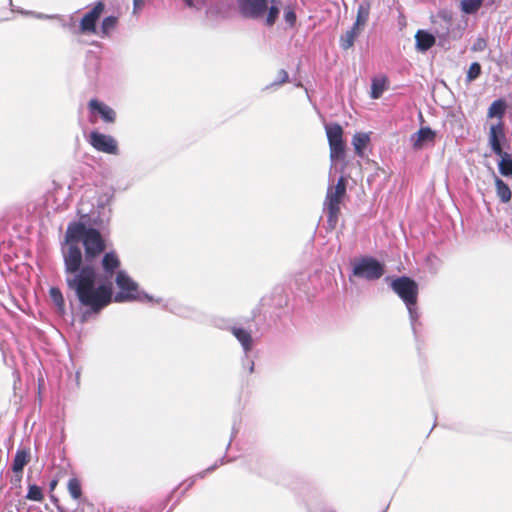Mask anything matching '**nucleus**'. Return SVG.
I'll use <instances>...</instances> for the list:
<instances>
[{"label": "nucleus", "mask_w": 512, "mask_h": 512, "mask_svg": "<svg viewBox=\"0 0 512 512\" xmlns=\"http://www.w3.org/2000/svg\"><path fill=\"white\" fill-rule=\"evenodd\" d=\"M89 228L83 223H72L68 226L65 241L67 248L62 251L66 283L74 292L81 308L86 313H100L111 304V284L96 286L97 273L93 265H82L83 255L78 241H84Z\"/></svg>", "instance_id": "1"}, {"label": "nucleus", "mask_w": 512, "mask_h": 512, "mask_svg": "<svg viewBox=\"0 0 512 512\" xmlns=\"http://www.w3.org/2000/svg\"><path fill=\"white\" fill-rule=\"evenodd\" d=\"M347 196V180L341 176L335 185L327 188L324 207L327 214V222L335 228L341 211V203Z\"/></svg>", "instance_id": "2"}, {"label": "nucleus", "mask_w": 512, "mask_h": 512, "mask_svg": "<svg viewBox=\"0 0 512 512\" xmlns=\"http://www.w3.org/2000/svg\"><path fill=\"white\" fill-rule=\"evenodd\" d=\"M391 289L405 303L410 313L417 304L419 287L416 281L407 276L397 277L390 284Z\"/></svg>", "instance_id": "3"}, {"label": "nucleus", "mask_w": 512, "mask_h": 512, "mask_svg": "<svg viewBox=\"0 0 512 512\" xmlns=\"http://www.w3.org/2000/svg\"><path fill=\"white\" fill-rule=\"evenodd\" d=\"M115 280L119 292L115 296L112 295L111 303L130 302L139 298L138 284L125 271H118Z\"/></svg>", "instance_id": "4"}, {"label": "nucleus", "mask_w": 512, "mask_h": 512, "mask_svg": "<svg viewBox=\"0 0 512 512\" xmlns=\"http://www.w3.org/2000/svg\"><path fill=\"white\" fill-rule=\"evenodd\" d=\"M325 131L330 148V158L332 161L344 158L346 144L343 140V128L338 123L325 125Z\"/></svg>", "instance_id": "5"}, {"label": "nucleus", "mask_w": 512, "mask_h": 512, "mask_svg": "<svg viewBox=\"0 0 512 512\" xmlns=\"http://www.w3.org/2000/svg\"><path fill=\"white\" fill-rule=\"evenodd\" d=\"M85 264H91L92 260L99 256L106 249L105 240L101 233L95 228H89L84 238Z\"/></svg>", "instance_id": "6"}, {"label": "nucleus", "mask_w": 512, "mask_h": 512, "mask_svg": "<svg viewBox=\"0 0 512 512\" xmlns=\"http://www.w3.org/2000/svg\"><path fill=\"white\" fill-rule=\"evenodd\" d=\"M353 274L367 280H376L384 274V266L373 258H363L354 265Z\"/></svg>", "instance_id": "7"}, {"label": "nucleus", "mask_w": 512, "mask_h": 512, "mask_svg": "<svg viewBox=\"0 0 512 512\" xmlns=\"http://www.w3.org/2000/svg\"><path fill=\"white\" fill-rule=\"evenodd\" d=\"M105 10V3L97 1L92 9L84 14L79 22L78 33L94 35L97 34V22Z\"/></svg>", "instance_id": "8"}, {"label": "nucleus", "mask_w": 512, "mask_h": 512, "mask_svg": "<svg viewBox=\"0 0 512 512\" xmlns=\"http://www.w3.org/2000/svg\"><path fill=\"white\" fill-rule=\"evenodd\" d=\"M90 145L97 151L116 155L119 152L117 141L110 135L92 131L89 135Z\"/></svg>", "instance_id": "9"}, {"label": "nucleus", "mask_w": 512, "mask_h": 512, "mask_svg": "<svg viewBox=\"0 0 512 512\" xmlns=\"http://www.w3.org/2000/svg\"><path fill=\"white\" fill-rule=\"evenodd\" d=\"M31 461V450L30 448H20L16 451L13 458L11 470L13 472V478L11 483L19 485L22 481L24 467Z\"/></svg>", "instance_id": "10"}, {"label": "nucleus", "mask_w": 512, "mask_h": 512, "mask_svg": "<svg viewBox=\"0 0 512 512\" xmlns=\"http://www.w3.org/2000/svg\"><path fill=\"white\" fill-rule=\"evenodd\" d=\"M506 142L505 124L503 121H498L496 124L490 126L488 132V143L491 150L496 155H502L503 144Z\"/></svg>", "instance_id": "11"}, {"label": "nucleus", "mask_w": 512, "mask_h": 512, "mask_svg": "<svg viewBox=\"0 0 512 512\" xmlns=\"http://www.w3.org/2000/svg\"><path fill=\"white\" fill-rule=\"evenodd\" d=\"M238 6L243 16L258 19L264 16L268 0H238Z\"/></svg>", "instance_id": "12"}, {"label": "nucleus", "mask_w": 512, "mask_h": 512, "mask_svg": "<svg viewBox=\"0 0 512 512\" xmlns=\"http://www.w3.org/2000/svg\"><path fill=\"white\" fill-rule=\"evenodd\" d=\"M121 262L118 255L115 252H107L104 254L101 267L103 270V283L100 285L111 284V279L117 274L120 268Z\"/></svg>", "instance_id": "13"}, {"label": "nucleus", "mask_w": 512, "mask_h": 512, "mask_svg": "<svg viewBox=\"0 0 512 512\" xmlns=\"http://www.w3.org/2000/svg\"><path fill=\"white\" fill-rule=\"evenodd\" d=\"M88 108L91 112L90 122L96 123L97 119L94 117L98 113L105 123H114L116 120V112L107 104L91 99L88 103Z\"/></svg>", "instance_id": "14"}, {"label": "nucleus", "mask_w": 512, "mask_h": 512, "mask_svg": "<svg viewBox=\"0 0 512 512\" xmlns=\"http://www.w3.org/2000/svg\"><path fill=\"white\" fill-rule=\"evenodd\" d=\"M436 134L429 127L420 128L414 135L411 137L413 148L416 150L422 149L427 143H433L435 140Z\"/></svg>", "instance_id": "15"}, {"label": "nucleus", "mask_w": 512, "mask_h": 512, "mask_svg": "<svg viewBox=\"0 0 512 512\" xmlns=\"http://www.w3.org/2000/svg\"><path fill=\"white\" fill-rule=\"evenodd\" d=\"M416 47L419 51H427L435 44V37L424 30H418L415 34Z\"/></svg>", "instance_id": "16"}, {"label": "nucleus", "mask_w": 512, "mask_h": 512, "mask_svg": "<svg viewBox=\"0 0 512 512\" xmlns=\"http://www.w3.org/2000/svg\"><path fill=\"white\" fill-rule=\"evenodd\" d=\"M388 88V78L385 75L374 77L371 82L370 97L379 99L383 92Z\"/></svg>", "instance_id": "17"}, {"label": "nucleus", "mask_w": 512, "mask_h": 512, "mask_svg": "<svg viewBox=\"0 0 512 512\" xmlns=\"http://www.w3.org/2000/svg\"><path fill=\"white\" fill-rule=\"evenodd\" d=\"M231 333L235 336V338L241 343L243 349L248 352L252 349V336L251 333L240 327H232Z\"/></svg>", "instance_id": "18"}, {"label": "nucleus", "mask_w": 512, "mask_h": 512, "mask_svg": "<svg viewBox=\"0 0 512 512\" xmlns=\"http://www.w3.org/2000/svg\"><path fill=\"white\" fill-rule=\"evenodd\" d=\"M369 14L370 5L368 3L360 4L357 10L356 21L353 27L361 31L368 21Z\"/></svg>", "instance_id": "19"}, {"label": "nucleus", "mask_w": 512, "mask_h": 512, "mask_svg": "<svg viewBox=\"0 0 512 512\" xmlns=\"http://www.w3.org/2000/svg\"><path fill=\"white\" fill-rule=\"evenodd\" d=\"M506 111V102L503 99H498L492 102L490 105L487 117L488 118H498L499 121H502V118Z\"/></svg>", "instance_id": "20"}, {"label": "nucleus", "mask_w": 512, "mask_h": 512, "mask_svg": "<svg viewBox=\"0 0 512 512\" xmlns=\"http://www.w3.org/2000/svg\"><path fill=\"white\" fill-rule=\"evenodd\" d=\"M496 194L503 203H508L512 198L509 186L500 178L495 177Z\"/></svg>", "instance_id": "21"}, {"label": "nucleus", "mask_w": 512, "mask_h": 512, "mask_svg": "<svg viewBox=\"0 0 512 512\" xmlns=\"http://www.w3.org/2000/svg\"><path fill=\"white\" fill-rule=\"evenodd\" d=\"M360 33L361 31L359 29L352 26L350 30L346 31V33L340 37V46L344 50L350 49L354 45V42Z\"/></svg>", "instance_id": "22"}, {"label": "nucleus", "mask_w": 512, "mask_h": 512, "mask_svg": "<svg viewBox=\"0 0 512 512\" xmlns=\"http://www.w3.org/2000/svg\"><path fill=\"white\" fill-rule=\"evenodd\" d=\"M369 141H370V138H369L368 134H366V133H356L353 136L352 144L354 146L355 153L358 156H363L364 149L367 146V144L369 143Z\"/></svg>", "instance_id": "23"}, {"label": "nucleus", "mask_w": 512, "mask_h": 512, "mask_svg": "<svg viewBox=\"0 0 512 512\" xmlns=\"http://www.w3.org/2000/svg\"><path fill=\"white\" fill-rule=\"evenodd\" d=\"M67 489H68L70 496L74 500L81 499L83 492H82L81 482L78 478H76V477L70 478L67 483Z\"/></svg>", "instance_id": "24"}, {"label": "nucleus", "mask_w": 512, "mask_h": 512, "mask_svg": "<svg viewBox=\"0 0 512 512\" xmlns=\"http://www.w3.org/2000/svg\"><path fill=\"white\" fill-rule=\"evenodd\" d=\"M118 25V16L110 15L105 17L101 23V35L109 36Z\"/></svg>", "instance_id": "25"}, {"label": "nucleus", "mask_w": 512, "mask_h": 512, "mask_svg": "<svg viewBox=\"0 0 512 512\" xmlns=\"http://www.w3.org/2000/svg\"><path fill=\"white\" fill-rule=\"evenodd\" d=\"M501 157V161L499 162V170L500 173L504 176H512V159L510 154L507 152H503Z\"/></svg>", "instance_id": "26"}, {"label": "nucleus", "mask_w": 512, "mask_h": 512, "mask_svg": "<svg viewBox=\"0 0 512 512\" xmlns=\"http://www.w3.org/2000/svg\"><path fill=\"white\" fill-rule=\"evenodd\" d=\"M49 295L59 311L63 314L65 312V300L61 290L57 287H51L49 290Z\"/></svg>", "instance_id": "27"}, {"label": "nucleus", "mask_w": 512, "mask_h": 512, "mask_svg": "<svg viewBox=\"0 0 512 512\" xmlns=\"http://www.w3.org/2000/svg\"><path fill=\"white\" fill-rule=\"evenodd\" d=\"M484 0H462L460 7L466 14L476 13L482 6Z\"/></svg>", "instance_id": "28"}, {"label": "nucleus", "mask_w": 512, "mask_h": 512, "mask_svg": "<svg viewBox=\"0 0 512 512\" xmlns=\"http://www.w3.org/2000/svg\"><path fill=\"white\" fill-rule=\"evenodd\" d=\"M271 6L268 9V14L265 19V23L267 26H273L276 22L278 15H279V1L277 0H270Z\"/></svg>", "instance_id": "29"}, {"label": "nucleus", "mask_w": 512, "mask_h": 512, "mask_svg": "<svg viewBox=\"0 0 512 512\" xmlns=\"http://www.w3.org/2000/svg\"><path fill=\"white\" fill-rule=\"evenodd\" d=\"M26 498L30 501L42 502L44 500V494L39 486L31 484L28 487Z\"/></svg>", "instance_id": "30"}, {"label": "nucleus", "mask_w": 512, "mask_h": 512, "mask_svg": "<svg viewBox=\"0 0 512 512\" xmlns=\"http://www.w3.org/2000/svg\"><path fill=\"white\" fill-rule=\"evenodd\" d=\"M481 74V65L478 62H473L467 71V81L471 82L477 79Z\"/></svg>", "instance_id": "31"}, {"label": "nucleus", "mask_w": 512, "mask_h": 512, "mask_svg": "<svg viewBox=\"0 0 512 512\" xmlns=\"http://www.w3.org/2000/svg\"><path fill=\"white\" fill-rule=\"evenodd\" d=\"M285 21L292 27L296 23V14L293 9L287 8L284 12Z\"/></svg>", "instance_id": "32"}, {"label": "nucleus", "mask_w": 512, "mask_h": 512, "mask_svg": "<svg viewBox=\"0 0 512 512\" xmlns=\"http://www.w3.org/2000/svg\"><path fill=\"white\" fill-rule=\"evenodd\" d=\"M184 3L189 8L200 10L206 5V0H184Z\"/></svg>", "instance_id": "33"}, {"label": "nucleus", "mask_w": 512, "mask_h": 512, "mask_svg": "<svg viewBox=\"0 0 512 512\" xmlns=\"http://www.w3.org/2000/svg\"><path fill=\"white\" fill-rule=\"evenodd\" d=\"M437 17L440 18L441 20H443L447 26L452 24L453 15H452V12H450V11H447V10L440 11L438 13Z\"/></svg>", "instance_id": "34"}, {"label": "nucleus", "mask_w": 512, "mask_h": 512, "mask_svg": "<svg viewBox=\"0 0 512 512\" xmlns=\"http://www.w3.org/2000/svg\"><path fill=\"white\" fill-rule=\"evenodd\" d=\"M288 81H289L288 72L284 69L279 70L275 84L281 85V84L287 83Z\"/></svg>", "instance_id": "35"}, {"label": "nucleus", "mask_w": 512, "mask_h": 512, "mask_svg": "<svg viewBox=\"0 0 512 512\" xmlns=\"http://www.w3.org/2000/svg\"><path fill=\"white\" fill-rule=\"evenodd\" d=\"M78 512H97L95 506L88 502L87 500H83L80 503V508Z\"/></svg>", "instance_id": "36"}, {"label": "nucleus", "mask_w": 512, "mask_h": 512, "mask_svg": "<svg viewBox=\"0 0 512 512\" xmlns=\"http://www.w3.org/2000/svg\"><path fill=\"white\" fill-rule=\"evenodd\" d=\"M487 47V42L483 38H478L472 46V51L478 52L483 51Z\"/></svg>", "instance_id": "37"}, {"label": "nucleus", "mask_w": 512, "mask_h": 512, "mask_svg": "<svg viewBox=\"0 0 512 512\" xmlns=\"http://www.w3.org/2000/svg\"><path fill=\"white\" fill-rule=\"evenodd\" d=\"M145 0H133L134 10L141 9L144 5Z\"/></svg>", "instance_id": "38"}, {"label": "nucleus", "mask_w": 512, "mask_h": 512, "mask_svg": "<svg viewBox=\"0 0 512 512\" xmlns=\"http://www.w3.org/2000/svg\"><path fill=\"white\" fill-rule=\"evenodd\" d=\"M57 484H58L57 479L52 480L49 484L50 491H53L56 488Z\"/></svg>", "instance_id": "39"}, {"label": "nucleus", "mask_w": 512, "mask_h": 512, "mask_svg": "<svg viewBox=\"0 0 512 512\" xmlns=\"http://www.w3.org/2000/svg\"><path fill=\"white\" fill-rule=\"evenodd\" d=\"M253 371H254V362H251L250 366H249V372L253 373Z\"/></svg>", "instance_id": "40"}, {"label": "nucleus", "mask_w": 512, "mask_h": 512, "mask_svg": "<svg viewBox=\"0 0 512 512\" xmlns=\"http://www.w3.org/2000/svg\"><path fill=\"white\" fill-rule=\"evenodd\" d=\"M59 512H64L62 509L58 508Z\"/></svg>", "instance_id": "41"}]
</instances>
